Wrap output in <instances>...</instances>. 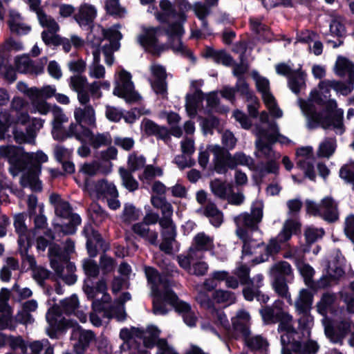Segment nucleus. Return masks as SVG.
Segmentation results:
<instances>
[{
  "label": "nucleus",
  "mask_w": 354,
  "mask_h": 354,
  "mask_svg": "<svg viewBox=\"0 0 354 354\" xmlns=\"http://www.w3.org/2000/svg\"><path fill=\"white\" fill-rule=\"evenodd\" d=\"M72 211L73 208L71 204L66 201L62 202L61 204H59L58 206L55 208V214L63 218H70L71 215L74 214Z\"/></svg>",
  "instance_id": "obj_48"
},
{
  "label": "nucleus",
  "mask_w": 354,
  "mask_h": 354,
  "mask_svg": "<svg viewBox=\"0 0 354 354\" xmlns=\"http://www.w3.org/2000/svg\"><path fill=\"white\" fill-rule=\"evenodd\" d=\"M163 174L162 169L159 167H154L152 165H147L143 171V176L145 179L150 180L155 176H161Z\"/></svg>",
  "instance_id": "obj_61"
},
{
  "label": "nucleus",
  "mask_w": 354,
  "mask_h": 354,
  "mask_svg": "<svg viewBox=\"0 0 354 354\" xmlns=\"http://www.w3.org/2000/svg\"><path fill=\"white\" fill-rule=\"evenodd\" d=\"M41 37L42 41L47 46L57 47L62 46L66 53H69L71 49L70 40L58 34H54L53 32L50 33L48 32L46 30H43L41 34Z\"/></svg>",
  "instance_id": "obj_14"
},
{
  "label": "nucleus",
  "mask_w": 354,
  "mask_h": 354,
  "mask_svg": "<svg viewBox=\"0 0 354 354\" xmlns=\"http://www.w3.org/2000/svg\"><path fill=\"white\" fill-rule=\"evenodd\" d=\"M335 151V145L333 142L326 141L319 145L318 155L320 157L329 158Z\"/></svg>",
  "instance_id": "obj_53"
},
{
  "label": "nucleus",
  "mask_w": 354,
  "mask_h": 354,
  "mask_svg": "<svg viewBox=\"0 0 354 354\" xmlns=\"http://www.w3.org/2000/svg\"><path fill=\"white\" fill-rule=\"evenodd\" d=\"M120 174L123 181L124 186L131 192H133L138 189V182L132 176L131 171L124 168H120Z\"/></svg>",
  "instance_id": "obj_26"
},
{
  "label": "nucleus",
  "mask_w": 354,
  "mask_h": 354,
  "mask_svg": "<svg viewBox=\"0 0 354 354\" xmlns=\"http://www.w3.org/2000/svg\"><path fill=\"white\" fill-rule=\"evenodd\" d=\"M115 261L113 258L106 254L101 255L100 258V268L102 270L103 275H107L112 272L115 269Z\"/></svg>",
  "instance_id": "obj_38"
},
{
  "label": "nucleus",
  "mask_w": 354,
  "mask_h": 354,
  "mask_svg": "<svg viewBox=\"0 0 354 354\" xmlns=\"http://www.w3.org/2000/svg\"><path fill=\"white\" fill-rule=\"evenodd\" d=\"M281 250V245L276 239H271L269 243L265 248V256L268 258L270 256L277 254Z\"/></svg>",
  "instance_id": "obj_64"
},
{
  "label": "nucleus",
  "mask_w": 354,
  "mask_h": 354,
  "mask_svg": "<svg viewBox=\"0 0 354 354\" xmlns=\"http://www.w3.org/2000/svg\"><path fill=\"white\" fill-rule=\"evenodd\" d=\"M142 215V210L130 203L124 204L121 219L124 223L138 221Z\"/></svg>",
  "instance_id": "obj_20"
},
{
  "label": "nucleus",
  "mask_w": 354,
  "mask_h": 354,
  "mask_svg": "<svg viewBox=\"0 0 354 354\" xmlns=\"http://www.w3.org/2000/svg\"><path fill=\"white\" fill-rule=\"evenodd\" d=\"M263 215V205L252 204L250 213L244 212L239 214L234 218V221L237 225L241 224L243 227L253 232L259 230V224L262 221Z\"/></svg>",
  "instance_id": "obj_7"
},
{
  "label": "nucleus",
  "mask_w": 354,
  "mask_h": 354,
  "mask_svg": "<svg viewBox=\"0 0 354 354\" xmlns=\"http://www.w3.org/2000/svg\"><path fill=\"white\" fill-rule=\"evenodd\" d=\"M87 84V79L85 76L73 75L71 77L70 86L77 92L84 90V87Z\"/></svg>",
  "instance_id": "obj_54"
},
{
  "label": "nucleus",
  "mask_w": 354,
  "mask_h": 354,
  "mask_svg": "<svg viewBox=\"0 0 354 354\" xmlns=\"http://www.w3.org/2000/svg\"><path fill=\"white\" fill-rule=\"evenodd\" d=\"M8 24L10 32L19 35H27L31 30L30 26L25 25L24 24L17 23L13 19H9Z\"/></svg>",
  "instance_id": "obj_46"
},
{
  "label": "nucleus",
  "mask_w": 354,
  "mask_h": 354,
  "mask_svg": "<svg viewBox=\"0 0 354 354\" xmlns=\"http://www.w3.org/2000/svg\"><path fill=\"white\" fill-rule=\"evenodd\" d=\"M249 24L250 30L256 35L266 34L270 31V28L260 19L250 18Z\"/></svg>",
  "instance_id": "obj_47"
},
{
  "label": "nucleus",
  "mask_w": 354,
  "mask_h": 354,
  "mask_svg": "<svg viewBox=\"0 0 354 354\" xmlns=\"http://www.w3.org/2000/svg\"><path fill=\"white\" fill-rule=\"evenodd\" d=\"M336 297L333 293H324L317 304L318 311L324 314L335 301Z\"/></svg>",
  "instance_id": "obj_39"
},
{
  "label": "nucleus",
  "mask_w": 354,
  "mask_h": 354,
  "mask_svg": "<svg viewBox=\"0 0 354 354\" xmlns=\"http://www.w3.org/2000/svg\"><path fill=\"white\" fill-rule=\"evenodd\" d=\"M105 115L109 121L119 122L122 117H124V113L115 106L106 105Z\"/></svg>",
  "instance_id": "obj_50"
},
{
  "label": "nucleus",
  "mask_w": 354,
  "mask_h": 354,
  "mask_svg": "<svg viewBox=\"0 0 354 354\" xmlns=\"http://www.w3.org/2000/svg\"><path fill=\"white\" fill-rule=\"evenodd\" d=\"M271 274L275 277V276H290L292 273V270L290 264L285 261H281L278 263H274L271 269Z\"/></svg>",
  "instance_id": "obj_29"
},
{
  "label": "nucleus",
  "mask_w": 354,
  "mask_h": 354,
  "mask_svg": "<svg viewBox=\"0 0 354 354\" xmlns=\"http://www.w3.org/2000/svg\"><path fill=\"white\" fill-rule=\"evenodd\" d=\"M273 288L275 292L279 295V296L283 298H287L288 297H290L288 291V287L286 283V277H284V276H275L273 282Z\"/></svg>",
  "instance_id": "obj_32"
},
{
  "label": "nucleus",
  "mask_w": 354,
  "mask_h": 354,
  "mask_svg": "<svg viewBox=\"0 0 354 354\" xmlns=\"http://www.w3.org/2000/svg\"><path fill=\"white\" fill-rule=\"evenodd\" d=\"M146 158L143 155L138 156L136 151H133L129 154L128 157L127 164L129 171L135 172L142 168H145Z\"/></svg>",
  "instance_id": "obj_25"
},
{
  "label": "nucleus",
  "mask_w": 354,
  "mask_h": 354,
  "mask_svg": "<svg viewBox=\"0 0 354 354\" xmlns=\"http://www.w3.org/2000/svg\"><path fill=\"white\" fill-rule=\"evenodd\" d=\"M339 177L349 183L354 180V161L341 167L339 172Z\"/></svg>",
  "instance_id": "obj_43"
},
{
  "label": "nucleus",
  "mask_w": 354,
  "mask_h": 354,
  "mask_svg": "<svg viewBox=\"0 0 354 354\" xmlns=\"http://www.w3.org/2000/svg\"><path fill=\"white\" fill-rule=\"evenodd\" d=\"M299 270L301 275L304 278L305 284L310 288H313L315 281L313 278L315 272L313 268L308 263H302V265L299 266Z\"/></svg>",
  "instance_id": "obj_31"
},
{
  "label": "nucleus",
  "mask_w": 354,
  "mask_h": 354,
  "mask_svg": "<svg viewBox=\"0 0 354 354\" xmlns=\"http://www.w3.org/2000/svg\"><path fill=\"white\" fill-rule=\"evenodd\" d=\"M209 149L214 156H217L218 154L223 156L227 169H234L236 168L237 162L235 156L234 155V156H232L228 149L218 145L211 146Z\"/></svg>",
  "instance_id": "obj_19"
},
{
  "label": "nucleus",
  "mask_w": 354,
  "mask_h": 354,
  "mask_svg": "<svg viewBox=\"0 0 354 354\" xmlns=\"http://www.w3.org/2000/svg\"><path fill=\"white\" fill-rule=\"evenodd\" d=\"M15 68L18 73L38 75L44 72V67L35 65L28 57H17L15 60Z\"/></svg>",
  "instance_id": "obj_12"
},
{
  "label": "nucleus",
  "mask_w": 354,
  "mask_h": 354,
  "mask_svg": "<svg viewBox=\"0 0 354 354\" xmlns=\"http://www.w3.org/2000/svg\"><path fill=\"white\" fill-rule=\"evenodd\" d=\"M88 232L89 233V237L93 239V242H95L104 252H106L109 246L106 243L101 234L92 226L91 228H88Z\"/></svg>",
  "instance_id": "obj_49"
},
{
  "label": "nucleus",
  "mask_w": 354,
  "mask_h": 354,
  "mask_svg": "<svg viewBox=\"0 0 354 354\" xmlns=\"http://www.w3.org/2000/svg\"><path fill=\"white\" fill-rule=\"evenodd\" d=\"M354 68V63L348 58L343 56H338L335 62V73L339 77H344L349 71Z\"/></svg>",
  "instance_id": "obj_24"
},
{
  "label": "nucleus",
  "mask_w": 354,
  "mask_h": 354,
  "mask_svg": "<svg viewBox=\"0 0 354 354\" xmlns=\"http://www.w3.org/2000/svg\"><path fill=\"white\" fill-rule=\"evenodd\" d=\"M60 304L65 314H71L79 307L78 297L73 295L70 298L62 300Z\"/></svg>",
  "instance_id": "obj_37"
},
{
  "label": "nucleus",
  "mask_w": 354,
  "mask_h": 354,
  "mask_svg": "<svg viewBox=\"0 0 354 354\" xmlns=\"http://www.w3.org/2000/svg\"><path fill=\"white\" fill-rule=\"evenodd\" d=\"M102 31L104 38L110 41L121 40L122 39V34L119 30L113 28H102Z\"/></svg>",
  "instance_id": "obj_62"
},
{
  "label": "nucleus",
  "mask_w": 354,
  "mask_h": 354,
  "mask_svg": "<svg viewBox=\"0 0 354 354\" xmlns=\"http://www.w3.org/2000/svg\"><path fill=\"white\" fill-rule=\"evenodd\" d=\"M114 144L115 145L128 151H130L133 147L135 142L132 138L115 137L114 138Z\"/></svg>",
  "instance_id": "obj_60"
},
{
  "label": "nucleus",
  "mask_w": 354,
  "mask_h": 354,
  "mask_svg": "<svg viewBox=\"0 0 354 354\" xmlns=\"http://www.w3.org/2000/svg\"><path fill=\"white\" fill-rule=\"evenodd\" d=\"M83 269L88 277L95 278L100 274V267L94 260H86L83 263Z\"/></svg>",
  "instance_id": "obj_44"
},
{
  "label": "nucleus",
  "mask_w": 354,
  "mask_h": 354,
  "mask_svg": "<svg viewBox=\"0 0 354 354\" xmlns=\"http://www.w3.org/2000/svg\"><path fill=\"white\" fill-rule=\"evenodd\" d=\"M326 336L334 344H342L344 338L333 326H328L325 329Z\"/></svg>",
  "instance_id": "obj_58"
},
{
  "label": "nucleus",
  "mask_w": 354,
  "mask_h": 354,
  "mask_svg": "<svg viewBox=\"0 0 354 354\" xmlns=\"http://www.w3.org/2000/svg\"><path fill=\"white\" fill-rule=\"evenodd\" d=\"M34 244V240H29L25 242L23 245H18V252L21 257L23 263L25 262L28 263L30 269H33L36 267L37 262L35 257L32 254H29L28 251Z\"/></svg>",
  "instance_id": "obj_22"
},
{
  "label": "nucleus",
  "mask_w": 354,
  "mask_h": 354,
  "mask_svg": "<svg viewBox=\"0 0 354 354\" xmlns=\"http://www.w3.org/2000/svg\"><path fill=\"white\" fill-rule=\"evenodd\" d=\"M275 70L278 75L288 77V86L295 94L298 95L302 87L306 86V73L301 65L293 70L287 64L281 62L275 66Z\"/></svg>",
  "instance_id": "obj_5"
},
{
  "label": "nucleus",
  "mask_w": 354,
  "mask_h": 354,
  "mask_svg": "<svg viewBox=\"0 0 354 354\" xmlns=\"http://www.w3.org/2000/svg\"><path fill=\"white\" fill-rule=\"evenodd\" d=\"M283 301L277 299L272 306H264L259 311L262 319L266 324L279 323V333L286 332L288 335H296L298 332L292 324L293 317L283 310Z\"/></svg>",
  "instance_id": "obj_2"
},
{
  "label": "nucleus",
  "mask_w": 354,
  "mask_h": 354,
  "mask_svg": "<svg viewBox=\"0 0 354 354\" xmlns=\"http://www.w3.org/2000/svg\"><path fill=\"white\" fill-rule=\"evenodd\" d=\"M212 192L221 199H225L227 194V187L225 182L216 178L209 184Z\"/></svg>",
  "instance_id": "obj_34"
},
{
  "label": "nucleus",
  "mask_w": 354,
  "mask_h": 354,
  "mask_svg": "<svg viewBox=\"0 0 354 354\" xmlns=\"http://www.w3.org/2000/svg\"><path fill=\"white\" fill-rule=\"evenodd\" d=\"M171 48L175 52L180 53L183 56L189 59L192 62H196V60L194 53L183 44L181 39H178V44L176 46L172 45L171 46Z\"/></svg>",
  "instance_id": "obj_52"
},
{
  "label": "nucleus",
  "mask_w": 354,
  "mask_h": 354,
  "mask_svg": "<svg viewBox=\"0 0 354 354\" xmlns=\"http://www.w3.org/2000/svg\"><path fill=\"white\" fill-rule=\"evenodd\" d=\"M330 32L338 37H345L346 30L342 22L333 19L330 24Z\"/></svg>",
  "instance_id": "obj_55"
},
{
  "label": "nucleus",
  "mask_w": 354,
  "mask_h": 354,
  "mask_svg": "<svg viewBox=\"0 0 354 354\" xmlns=\"http://www.w3.org/2000/svg\"><path fill=\"white\" fill-rule=\"evenodd\" d=\"M207 118H203L201 127L205 133H213V129L217 128L220 124L219 119L212 113V110H207Z\"/></svg>",
  "instance_id": "obj_27"
},
{
  "label": "nucleus",
  "mask_w": 354,
  "mask_h": 354,
  "mask_svg": "<svg viewBox=\"0 0 354 354\" xmlns=\"http://www.w3.org/2000/svg\"><path fill=\"white\" fill-rule=\"evenodd\" d=\"M0 158L7 160L10 164L9 171L13 176L26 171L28 166L41 171V164L48 160V156L41 150L35 153L26 152L23 147L11 145L0 146Z\"/></svg>",
  "instance_id": "obj_1"
},
{
  "label": "nucleus",
  "mask_w": 354,
  "mask_h": 354,
  "mask_svg": "<svg viewBox=\"0 0 354 354\" xmlns=\"http://www.w3.org/2000/svg\"><path fill=\"white\" fill-rule=\"evenodd\" d=\"M162 27H143V33L138 36V42L141 46L147 48H153L156 50H160L161 48L158 45V37L162 32Z\"/></svg>",
  "instance_id": "obj_8"
},
{
  "label": "nucleus",
  "mask_w": 354,
  "mask_h": 354,
  "mask_svg": "<svg viewBox=\"0 0 354 354\" xmlns=\"http://www.w3.org/2000/svg\"><path fill=\"white\" fill-rule=\"evenodd\" d=\"M158 281L163 290L153 288L152 312L154 315H166L169 313V309L167 308L165 301L176 298V293L172 290L173 282L167 275H160Z\"/></svg>",
  "instance_id": "obj_4"
},
{
  "label": "nucleus",
  "mask_w": 354,
  "mask_h": 354,
  "mask_svg": "<svg viewBox=\"0 0 354 354\" xmlns=\"http://www.w3.org/2000/svg\"><path fill=\"white\" fill-rule=\"evenodd\" d=\"M90 142L91 146L97 149L102 146L110 145L111 144V139L108 132L106 133H98L96 136H93Z\"/></svg>",
  "instance_id": "obj_40"
},
{
  "label": "nucleus",
  "mask_w": 354,
  "mask_h": 354,
  "mask_svg": "<svg viewBox=\"0 0 354 354\" xmlns=\"http://www.w3.org/2000/svg\"><path fill=\"white\" fill-rule=\"evenodd\" d=\"M67 223L55 225V228H59L60 232L64 235H72L76 233L77 227L81 224L82 218L78 214H73Z\"/></svg>",
  "instance_id": "obj_18"
},
{
  "label": "nucleus",
  "mask_w": 354,
  "mask_h": 354,
  "mask_svg": "<svg viewBox=\"0 0 354 354\" xmlns=\"http://www.w3.org/2000/svg\"><path fill=\"white\" fill-rule=\"evenodd\" d=\"M308 127L314 129L319 126L324 129H328L331 126L335 129H341V133L344 131L343 124V112L334 113L333 115L324 114V111H317L315 106H309L306 112Z\"/></svg>",
  "instance_id": "obj_3"
},
{
  "label": "nucleus",
  "mask_w": 354,
  "mask_h": 354,
  "mask_svg": "<svg viewBox=\"0 0 354 354\" xmlns=\"http://www.w3.org/2000/svg\"><path fill=\"white\" fill-rule=\"evenodd\" d=\"M74 116L79 125H81L82 122L91 127L95 125V110L91 105H86L84 109H76Z\"/></svg>",
  "instance_id": "obj_17"
},
{
  "label": "nucleus",
  "mask_w": 354,
  "mask_h": 354,
  "mask_svg": "<svg viewBox=\"0 0 354 354\" xmlns=\"http://www.w3.org/2000/svg\"><path fill=\"white\" fill-rule=\"evenodd\" d=\"M205 94L200 88H196L194 93H187L185 96V109L188 114L194 116L197 112L199 103L202 102Z\"/></svg>",
  "instance_id": "obj_16"
},
{
  "label": "nucleus",
  "mask_w": 354,
  "mask_h": 354,
  "mask_svg": "<svg viewBox=\"0 0 354 354\" xmlns=\"http://www.w3.org/2000/svg\"><path fill=\"white\" fill-rule=\"evenodd\" d=\"M261 167L258 166L257 169L259 171L261 177H263L266 174H277L279 173V165L274 160H268L265 165L261 162Z\"/></svg>",
  "instance_id": "obj_41"
},
{
  "label": "nucleus",
  "mask_w": 354,
  "mask_h": 354,
  "mask_svg": "<svg viewBox=\"0 0 354 354\" xmlns=\"http://www.w3.org/2000/svg\"><path fill=\"white\" fill-rule=\"evenodd\" d=\"M105 9L107 14L115 17H121L125 9L120 6L119 0H106Z\"/></svg>",
  "instance_id": "obj_35"
},
{
  "label": "nucleus",
  "mask_w": 354,
  "mask_h": 354,
  "mask_svg": "<svg viewBox=\"0 0 354 354\" xmlns=\"http://www.w3.org/2000/svg\"><path fill=\"white\" fill-rule=\"evenodd\" d=\"M245 343L248 348L252 351H259L263 348L264 345L268 344L266 339L260 335L249 337Z\"/></svg>",
  "instance_id": "obj_45"
},
{
  "label": "nucleus",
  "mask_w": 354,
  "mask_h": 354,
  "mask_svg": "<svg viewBox=\"0 0 354 354\" xmlns=\"http://www.w3.org/2000/svg\"><path fill=\"white\" fill-rule=\"evenodd\" d=\"M95 333L91 330H84L80 334L78 342L75 346L77 354H84L91 342L95 339Z\"/></svg>",
  "instance_id": "obj_21"
},
{
  "label": "nucleus",
  "mask_w": 354,
  "mask_h": 354,
  "mask_svg": "<svg viewBox=\"0 0 354 354\" xmlns=\"http://www.w3.org/2000/svg\"><path fill=\"white\" fill-rule=\"evenodd\" d=\"M234 88L236 93H239L241 97L245 98L246 102L260 105L259 98L254 95L253 91L250 90V85L244 77H239L237 79Z\"/></svg>",
  "instance_id": "obj_15"
},
{
  "label": "nucleus",
  "mask_w": 354,
  "mask_h": 354,
  "mask_svg": "<svg viewBox=\"0 0 354 354\" xmlns=\"http://www.w3.org/2000/svg\"><path fill=\"white\" fill-rule=\"evenodd\" d=\"M91 227V224L90 223H86L84 229L82 230V234L86 238V247L87 250L88 254L90 257L94 258L97 257L98 254L97 244L95 242H93V239L89 237V233L88 232V228Z\"/></svg>",
  "instance_id": "obj_33"
},
{
  "label": "nucleus",
  "mask_w": 354,
  "mask_h": 354,
  "mask_svg": "<svg viewBox=\"0 0 354 354\" xmlns=\"http://www.w3.org/2000/svg\"><path fill=\"white\" fill-rule=\"evenodd\" d=\"M159 221V215L157 213H147L143 218V221L136 223L131 227V230L136 234L147 241L152 245H157L158 233L156 230H151L145 225H153Z\"/></svg>",
  "instance_id": "obj_6"
},
{
  "label": "nucleus",
  "mask_w": 354,
  "mask_h": 354,
  "mask_svg": "<svg viewBox=\"0 0 354 354\" xmlns=\"http://www.w3.org/2000/svg\"><path fill=\"white\" fill-rule=\"evenodd\" d=\"M321 84H329L328 86H330L331 88L335 90L336 92H340L343 95H347L348 93H351L353 90V87L351 88L344 82L339 80H321Z\"/></svg>",
  "instance_id": "obj_36"
},
{
  "label": "nucleus",
  "mask_w": 354,
  "mask_h": 354,
  "mask_svg": "<svg viewBox=\"0 0 354 354\" xmlns=\"http://www.w3.org/2000/svg\"><path fill=\"white\" fill-rule=\"evenodd\" d=\"M162 31L169 37V41L173 40V38L175 36H177L178 39H181L185 33L183 26H181V24L174 21L168 24L167 28H162Z\"/></svg>",
  "instance_id": "obj_30"
},
{
  "label": "nucleus",
  "mask_w": 354,
  "mask_h": 354,
  "mask_svg": "<svg viewBox=\"0 0 354 354\" xmlns=\"http://www.w3.org/2000/svg\"><path fill=\"white\" fill-rule=\"evenodd\" d=\"M324 234L325 231L323 228L308 227L304 232L306 242L308 244L314 243L318 239L322 238Z\"/></svg>",
  "instance_id": "obj_42"
},
{
  "label": "nucleus",
  "mask_w": 354,
  "mask_h": 354,
  "mask_svg": "<svg viewBox=\"0 0 354 354\" xmlns=\"http://www.w3.org/2000/svg\"><path fill=\"white\" fill-rule=\"evenodd\" d=\"M194 13L198 19H204L210 14V8L208 6L201 1H197L193 7Z\"/></svg>",
  "instance_id": "obj_56"
},
{
  "label": "nucleus",
  "mask_w": 354,
  "mask_h": 354,
  "mask_svg": "<svg viewBox=\"0 0 354 354\" xmlns=\"http://www.w3.org/2000/svg\"><path fill=\"white\" fill-rule=\"evenodd\" d=\"M97 16V10L94 6L83 3L80 6L78 12L73 17L81 27L92 28Z\"/></svg>",
  "instance_id": "obj_9"
},
{
  "label": "nucleus",
  "mask_w": 354,
  "mask_h": 354,
  "mask_svg": "<svg viewBox=\"0 0 354 354\" xmlns=\"http://www.w3.org/2000/svg\"><path fill=\"white\" fill-rule=\"evenodd\" d=\"M32 106L41 115H46L50 110V104L41 98L30 99Z\"/></svg>",
  "instance_id": "obj_57"
},
{
  "label": "nucleus",
  "mask_w": 354,
  "mask_h": 354,
  "mask_svg": "<svg viewBox=\"0 0 354 354\" xmlns=\"http://www.w3.org/2000/svg\"><path fill=\"white\" fill-rule=\"evenodd\" d=\"M233 115L236 120L239 122L241 127L244 129H250L252 127V122L248 118L247 115L242 111L236 109L234 111Z\"/></svg>",
  "instance_id": "obj_59"
},
{
  "label": "nucleus",
  "mask_w": 354,
  "mask_h": 354,
  "mask_svg": "<svg viewBox=\"0 0 354 354\" xmlns=\"http://www.w3.org/2000/svg\"><path fill=\"white\" fill-rule=\"evenodd\" d=\"M7 118H10V123L11 125L18 124L25 125L30 121V115L28 112L18 111L17 112L15 117L8 115Z\"/></svg>",
  "instance_id": "obj_63"
},
{
  "label": "nucleus",
  "mask_w": 354,
  "mask_h": 354,
  "mask_svg": "<svg viewBox=\"0 0 354 354\" xmlns=\"http://www.w3.org/2000/svg\"><path fill=\"white\" fill-rule=\"evenodd\" d=\"M171 300H165V304H167L170 305L174 310L179 315L189 313L192 309L191 305L183 300H180L178 295L176 294V298L171 299Z\"/></svg>",
  "instance_id": "obj_28"
},
{
  "label": "nucleus",
  "mask_w": 354,
  "mask_h": 354,
  "mask_svg": "<svg viewBox=\"0 0 354 354\" xmlns=\"http://www.w3.org/2000/svg\"><path fill=\"white\" fill-rule=\"evenodd\" d=\"M26 216L24 213H19L14 217V227L15 232L18 234V245H23L29 240H34L33 236L28 232L26 225Z\"/></svg>",
  "instance_id": "obj_13"
},
{
  "label": "nucleus",
  "mask_w": 354,
  "mask_h": 354,
  "mask_svg": "<svg viewBox=\"0 0 354 354\" xmlns=\"http://www.w3.org/2000/svg\"><path fill=\"white\" fill-rule=\"evenodd\" d=\"M193 241L197 251H207L214 247L213 239L204 232L198 233Z\"/></svg>",
  "instance_id": "obj_23"
},
{
  "label": "nucleus",
  "mask_w": 354,
  "mask_h": 354,
  "mask_svg": "<svg viewBox=\"0 0 354 354\" xmlns=\"http://www.w3.org/2000/svg\"><path fill=\"white\" fill-rule=\"evenodd\" d=\"M20 178V185L22 187H30L34 192H41L42 191V183L39 176L41 171H37L35 169L28 167Z\"/></svg>",
  "instance_id": "obj_10"
},
{
  "label": "nucleus",
  "mask_w": 354,
  "mask_h": 354,
  "mask_svg": "<svg viewBox=\"0 0 354 354\" xmlns=\"http://www.w3.org/2000/svg\"><path fill=\"white\" fill-rule=\"evenodd\" d=\"M313 323V317L309 314H303V315L298 319L299 330L304 334L307 332L308 335L310 334V329Z\"/></svg>",
  "instance_id": "obj_51"
},
{
  "label": "nucleus",
  "mask_w": 354,
  "mask_h": 354,
  "mask_svg": "<svg viewBox=\"0 0 354 354\" xmlns=\"http://www.w3.org/2000/svg\"><path fill=\"white\" fill-rule=\"evenodd\" d=\"M203 57L205 59H212L217 64H223L225 66H231L234 64L233 57L225 50H215L213 47L206 46Z\"/></svg>",
  "instance_id": "obj_11"
}]
</instances>
